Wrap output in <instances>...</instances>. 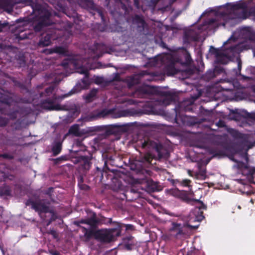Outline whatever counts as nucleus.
<instances>
[{
	"mask_svg": "<svg viewBox=\"0 0 255 255\" xmlns=\"http://www.w3.org/2000/svg\"><path fill=\"white\" fill-rule=\"evenodd\" d=\"M239 35L241 38L245 39L249 45H246L244 42L231 46L225 50H219L211 47L210 50L216 57L217 62L222 64H226L236 54L239 53L244 49L253 48L254 55L255 56V32L251 27H244L236 31L234 36Z\"/></svg>",
	"mask_w": 255,
	"mask_h": 255,
	"instance_id": "nucleus-1",
	"label": "nucleus"
},
{
	"mask_svg": "<svg viewBox=\"0 0 255 255\" xmlns=\"http://www.w3.org/2000/svg\"><path fill=\"white\" fill-rule=\"evenodd\" d=\"M248 4L243 1L235 3H228L225 6H220L217 12L216 18L209 20V24L225 25V22L228 19L236 18H245L248 13Z\"/></svg>",
	"mask_w": 255,
	"mask_h": 255,
	"instance_id": "nucleus-2",
	"label": "nucleus"
},
{
	"mask_svg": "<svg viewBox=\"0 0 255 255\" xmlns=\"http://www.w3.org/2000/svg\"><path fill=\"white\" fill-rule=\"evenodd\" d=\"M89 61V60L81 59L79 56H76L65 60L62 63V66L66 71H68L69 69L74 68L76 69L77 73L85 75L84 78L81 80V81L76 84L75 87L78 91L86 89L89 86L90 82L88 78V71L96 67L90 64ZM100 67V66L99 65L97 67Z\"/></svg>",
	"mask_w": 255,
	"mask_h": 255,
	"instance_id": "nucleus-3",
	"label": "nucleus"
},
{
	"mask_svg": "<svg viewBox=\"0 0 255 255\" xmlns=\"http://www.w3.org/2000/svg\"><path fill=\"white\" fill-rule=\"evenodd\" d=\"M32 7L33 14L28 18L29 22L35 32H39L52 23L50 20V9L46 5L38 4L32 5Z\"/></svg>",
	"mask_w": 255,
	"mask_h": 255,
	"instance_id": "nucleus-4",
	"label": "nucleus"
},
{
	"mask_svg": "<svg viewBox=\"0 0 255 255\" xmlns=\"http://www.w3.org/2000/svg\"><path fill=\"white\" fill-rule=\"evenodd\" d=\"M57 90L56 87L52 86L46 88L44 93H40L39 97L41 98L39 104L43 109L48 110H62L64 108L62 107L58 102L61 101L65 97L71 96L75 92L72 90L68 93L61 96L56 95ZM39 105V104H37Z\"/></svg>",
	"mask_w": 255,
	"mask_h": 255,
	"instance_id": "nucleus-5",
	"label": "nucleus"
},
{
	"mask_svg": "<svg viewBox=\"0 0 255 255\" xmlns=\"http://www.w3.org/2000/svg\"><path fill=\"white\" fill-rule=\"evenodd\" d=\"M198 203L195 208L190 213L186 226L191 228L196 229L198 227L199 223L204 219L203 215V210L206 209V206L202 202L199 200H196Z\"/></svg>",
	"mask_w": 255,
	"mask_h": 255,
	"instance_id": "nucleus-6",
	"label": "nucleus"
},
{
	"mask_svg": "<svg viewBox=\"0 0 255 255\" xmlns=\"http://www.w3.org/2000/svg\"><path fill=\"white\" fill-rule=\"evenodd\" d=\"M117 227L111 229H102L97 230L96 239L105 243H109L113 241L116 236H120L121 234V226L120 223L114 222Z\"/></svg>",
	"mask_w": 255,
	"mask_h": 255,
	"instance_id": "nucleus-7",
	"label": "nucleus"
},
{
	"mask_svg": "<svg viewBox=\"0 0 255 255\" xmlns=\"http://www.w3.org/2000/svg\"><path fill=\"white\" fill-rule=\"evenodd\" d=\"M155 66H159L160 65L164 66V71L168 75H172L176 73V70L174 67V59L171 54H164L156 57L154 59Z\"/></svg>",
	"mask_w": 255,
	"mask_h": 255,
	"instance_id": "nucleus-8",
	"label": "nucleus"
},
{
	"mask_svg": "<svg viewBox=\"0 0 255 255\" xmlns=\"http://www.w3.org/2000/svg\"><path fill=\"white\" fill-rule=\"evenodd\" d=\"M229 132L233 137L238 140L242 149L248 150L255 145V140L252 136L243 134L234 129H230Z\"/></svg>",
	"mask_w": 255,
	"mask_h": 255,
	"instance_id": "nucleus-9",
	"label": "nucleus"
},
{
	"mask_svg": "<svg viewBox=\"0 0 255 255\" xmlns=\"http://www.w3.org/2000/svg\"><path fill=\"white\" fill-rule=\"evenodd\" d=\"M236 162V164L233 166L234 168L238 170L239 174H241L248 181L251 182L253 180V175L255 173V168L254 167L249 166L247 164L233 159Z\"/></svg>",
	"mask_w": 255,
	"mask_h": 255,
	"instance_id": "nucleus-10",
	"label": "nucleus"
},
{
	"mask_svg": "<svg viewBox=\"0 0 255 255\" xmlns=\"http://www.w3.org/2000/svg\"><path fill=\"white\" fill-rule=\"evenodd\" d=\"M142 147L143 148H147L150 149L154 150L157 154L158 159L165 157L167 153L166 151L160 144L150 140H144L142 143Z\"/></svg>",
	"mask_w": 255,
	"mask_h": 255,
	"instance_id": "nucleus-11",
	"label": "nucleus"
},
{
	"mask_svg": "<svg viewBox=\"0 0 255 255\" xmlns=\"http://www.w3.org/2000/svg\"><path fill=\"white\" fill-rule=\"evenodd\" d=\"M31 205L32 208L36 211L38 212L41 217L42 213H50L51 215H53V212L49 208L48 204L46 203L43 201L33 202Z\"/></svg>",
	"mask_w": 255,
	"mask_h": 255,
	"instance_id": "nucleus-12",
	"label": "nucleus"
},
{
	"mask_svg": "<svg viewBox=\"0 0 255 255\" xmlns=\"http://www.w3.org/2000/svg\"><path fill=\"white\" fill-rule=\"evenodd\" d=\"M100 222L99 220L96 217L95 214H93L92 216L88 219H83L78 221H75L74 224L77 226H80V224H86L92 227L96 226Z\"/></svg>",
	"mask_w": 255,
	"mask_h": 255,
	"instance_id": "nucleus-13",
	"label": "nucleus"
},
{
	"mask_svg": "<svg viewBox=\"0 0 255 255\" xmlns=\"http://www.w3.org/2000/svg\"><path fill=\"white\" fill-rule=\"evenodd\" d=\"M175 100V96L170 92L166 93L165 96L162 97L160 100V104L163 106L169 105L171 102Z\"/></svg>",
	"mask_w": 255,
	"mask_h": 255,
	"instance_id": "nucleus-14",
	"label": "nucleus"
},
{
	"mask_svg": "<svg viewBox=\"0 0 255 255\" xmlns=\"http://www.w3.org/2000/svg\"><path fill=\"white\" fill-rule=\"evenodd\" d=\"M170 231L171 232V235L175 237H177L179 235L183 233L181 225L175 223H172V227L170 229Z\"/></svg>",
	"mask_w": 255,
	"mask_h": 255,
	"instance_id": "nucleus-15",
	"label": "nucleus"
},
{
	"mask_svg": "<svg viewBox=\"0 0 255 255\" xmlns=\"http://www.w3.org/2000/svg\"><path fill=\"white\" fill-rule=\"evenodd\" d=\"M133 22L137 25L139 31H141L144 29L145 23L142 17L138 15H135L133 19Z\"/></svg>",
	"mask_w": 255,
	"mask_h": 255,
	"instance_id": "nucleus-16",
	"label": "nucleus"
},
{
	"mask_svg": "<svg viewBox=\"0 0 255 255\" xmlns=\"http://www.w3.org/2000/svg\"><path fill=\"white\" fill-rule=\"evenodd\" d=\"M113 110H103V111H102L101 113H99V117H104L107 116H111V117L112 118H120V117L124 116V115L121 113L113 114Z\"/></svg>",
	"mask_w": 255,
	"mask_h": 255,
	"instance_id": "nucleus-17",
	"label": "nucleus"
},
{
	"mask_svg": "<svg viewBox=\"0 0 255 255\" xmlns=\"http://www.w3.org/2000/svg\"><path fill=\"white\" fill-rule=\"evenodd\" d=\"M83 232L84 233L85 237L87 240H90L92 237H94L96 239V231L94 229H87L84 227H82Z\"/></svg>",
	"mask_w": 255,
	"mask_h": 255,
	"instance_id": "nucleus-18",
	"label": "nucleus"
},
{
	"mask_svg": "<svg viewBox=\"0 0 255 255\" xmlns=\"http://www.w3.org/2000/svg\"><path fill=\"white\" fill-rule=\"evenodd\" d=\"M45 53L47 54H51L52 53L65 54L66 53V49L62 47H56L54 48L45 50Z\"/></svg>",
	"mask_w": 255,
	"mask_h": 255,
	"instance_id": "nucleus-19",
	"label": "nucleus"
},
{
	"mask_svg": "<svg viewBox=\"0 0 255 255\" xmlns=\"http://www.w3.org/2000/svg\"><path fill=\"white\" fill-rule=\"evenodd\" d=\"M51 43V36L47 34L44 37H42L39 42V45L46 46L49 45Z\"/></svg>",
	"mask_w": 255,
	"mask_h": 255,
	"instance_id": "nucleus-20",
	"label": "nucleus"
},
{
	"mask_svg": "<svg viewBox=\"0 0 255 255\" xmlns=\"http://www.w3.org/2000/svg\"><path fill=\"white\" fill-rule=\"evenodd\" d=\"M193 32L192 31H189L186 32L184 36V41L190 42V41H196L198 39L197 35H192Z\"/></svg>",
	"mask_w": 255,
	"mask_h": 255,
	"instance_id": "nucleus-21",
	"label": "nucleus"
},
{
	"mask_svg": "<svg viewBox=\"0 0 255 255\" xmlns=\"http://www.w3.org/2000/svg\"><path fill=\"white\" fill-rule=\"evenodd\" d=\"M97 93V90L96 89L92 90L90 92L85 95L84 97L86 100L87 102H90L92 101L95 97H96Z\"/></svg>",
	"mask_w": 255,
	"mask_h": 255,
	"instance_id": "nucleus-22",
	"label": "nucleus"
},
{
	"mask_svg": "<svg viewBox=\"0 0 255 255\" xmlns=\"http://www.w3.org/2000/svg\"><path fill=\"white\" fill-rule=\"evenodd\" d=\"M69 132L76 136H79L80 134V131L79 130V126L78 125H74L72 126L69 130Z\"/></svg>",
	"mask_w": 255,
	"mask_h": 255,
	"instance_id": "nucleus-23",
	"label": "nucleus"
},
{
	"mask_svg": "<svg viewBox=\"0 0 255 255\" xmlns=\"http://www.w3.org/2000/svg\"><path fill=\"white\" fill-rule=\"evenodd\" d=\"M61 150V144L60 142L56 143L52 147L53 154L56 155L60 153Z\"/></svg>",
	"mask_w": 255,
	"mask_h": 255,
	"instance_id": "nucleus-24",
	"label": "nucleus"
},
{
	"mask_svg": "<svg viewBox=\"0 0 255 255\" xmlns=\"http://www.w3.org/2000/svg\"><path fill=\"white\" fill-rule=\"evenodd\" d=\"M156 158V156L152 153L148 152L144 155V159L142 160V161H145L147 163H150L151 160L153 158Z\"/></svg>",
	"mask_w": 255,
	"mask_h": 255,
	"instance_id": "nucleus-25",
	"label": "nucleus"
},
{
	"mask_svg": "<svg viewBox=\"0 0 255 255\" xmlns=\"http://www.w3.org/2000/svg\"><path fill=\"white\" fill-rule=\"evenodd\" d=\"M190 182L191 181L189 179H184L180 182L181 184L184 186H189Z\"/></svg>",
	"mask_w": 255,
	"mask_h": 255,
	"instance_id": "nucleus-26",
	"label": "nucleus"
},
{
	"mask_svg": "<svg viewBox=\"0 0 255 255\" xmlns=\"http://www.w3.org/2000/svg\"><path fill=\"white\" fill-rule=\"evenodd\" d=\"M206 172L204 170H200L197 174V178H199L201 177L202 178H204L205 176Z\"/></svg>",
	"mask_w": 255,
	"mask_h": 255,
	"instance_id": "nucleus-27",
	"label": "nucleus"
},
{
	"mask_svg": "<svg viewBox=\"0 0 255 255\" xmlns=\"http://www.w3.org/2000/svg\"><path fill=\"white\" fill-rule=\"evenodd\" d=\"M88 7L90 8L94 7V2L92 0H88Z\"/></svg>",
	"mask_w": 255,
	"mask_h": 255,
	"instance_id": "nucleus-28",
	"label": "nucleus"
},
{
	"mask_svg": "<svg viewBox=\"0 0 255 255\" xmlns=\"http://www.w3.org/2000/svg\"><path fill=\"white\" fill-rule=\"evenodd\" d=\"M242 63L240 59H238V67L239 70L240 71L241 69Z\"/></svg>",
	"mask_w": 255,
	"mask_h": 255,
	"instance_id": "nucleus-29",
	"label": "nucleus"
},
{
	"mask_svg": "<svg viewBox=\"0 0 255 255\" xmlns=\"http://www.w3.org/2000/svg\"><path fill=\"white\" fill-rule=\"evenodd\" d=\"M149 87H144L143 88V91L144 93H147L149 91Z\"/></svg>",
	"mask_w": 255,
	"mask_h": 255,
	"instance_id": "nucleus-30",
	"label": "nucleus"
},
{
	"mask_svg": "<svg viewBox=\"0 0 255 255\" xmlns=\"http://www.w3.org/2000/svg\"><path fill=\"white\" fill-rule=\"evenodd\" d=\"M159 0H151V2L153 3V4H155Z\"/></svg>",
	"mask_w": 255,
	"mask_h": 255,
	"instance_id": "nucleus-31",
	"label": "nucleus"
},
{
	"mask_svg": "<svg viewBox=\"0 0 255 255\" xmlns=\"http://www.w3.org/2000/svg\"><path fill=\"white\" fill-rule=\"evenodd\" d=\"M191 59V57H190V55H187V61H189V59Z\"/></svg>",
	"mask_w": 255,
	"mask_h": 255,
	"instance_id": "nucleus-32",
	"label": "nucleus"
},
{
	"mask_svg": "<svg viewBox=\"0 0 255 255\" xmlns=\"http://www.w3.org/2000/svg\"><path fill=\"white\" fill-rule=\"evenodd\" d=\"M134 3L136 6H138V2L137 0H134Z\"/></svg>",
	"mask_w": 255,
	"mask_h": 255,
	"instance_id": "nucleus-33",
	"label": "nucleus"
},
{
	"mask_svg": "<svg viewBox=\"0 0 255 255\" xmlns=\"http://www.w3.org/2000/svg\"><path fill=\"white\" fill-rule=\"evenodd\" d=\"M2 211V208L0 207V215H1Z\"/></svg>",
	"mask_w": 255,
	"mask_h": 255,
	"instance_id": "nucleus-34",
	"label": "nucleus"
},
{
	"mask_svg": "<svg viewBox=\"0 0 255 255\" xmlns=\"http://www.w3.org/2000/svg\"><path fill=\"white\" fill-rule=\"evenodd\" d=\"M109 222L110 223H112V219H109Z\"/></svg>",
	"mask_w": 255,
	"mask_h": 255,
	"instance_id": "nucleus-35",
	"label": "nucleus"
},
{
	"mask_svg": "<svg viewBox=\"0 0 255 255\" xmlns=\"http://www.w3.org/2000/svg\"><path fill=\"white\" fill-rule=\"evenodd\" d=\"M188 174L189 175L191 176V172L190 170H188Z\"/></svg>",
	"mask_w": 255,
	"mask_h": 255,
	"instance_id": "nucleus-36",
	"label": "nucleus"
},
{
	"mask_svg": "<svg viewBox=\"0 0 255 255\" xmlns=\"http://www.w3.org/2000/svg\"><path fill=\"white\" fill-rule=\"evenodd\" d=\"M53 255H58V253L55 252L53 254Z\"/></svg>",
	"mask_w": 255,
	"mask_h": 255,
	"instance_id": "nucleus-37",
	"label": "nucleus"
},
{
	"mask_svg": "<svg viewBox=\"0 0 255 255\" xmlns=\"http://www.w3.org/2000/svg\"><path fill=\"white\" fill-rule=\"evenodd\" d=\"M99 46H100V45H99V44H97V46H96V47H97V48H98V47H99Z\"/></svg>",
	"mask_w": 255,
	"mask_h": 255,
	"instance_id": "nucleus-38",
	"label": "nucleus"
},
{
	"mask_svg": "<svg viewBox=\"0 0 255 255\" xmlns=\"http://www.w3.org/2000/svg\"><path fill=\"white\" fill-rule=\"evenodd\" d=\"M59 81H60V80H56V82H59Z\"/></svg>",
	"mask_w": 255,
	"mask_h": 255,
	"instance_id": "nucleus-39",
	"label": "nucleus"
}]
</instances>
